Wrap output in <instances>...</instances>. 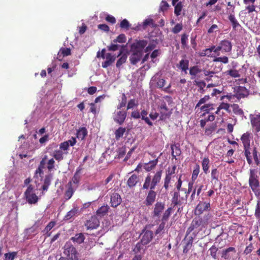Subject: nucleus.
Instances as JSON below:
<instances>
[{
  "mask_svg": "<svg viewBox=\"0 0 260 260\" xmlns=\"http://www.w3.org/2000/svg\"><path fill=\"white\" fill-rule=\"evenodd\" d=\"M251 134L248 132H246L241 136L240 140L243 145V155L249 165L252 164L253 157L255 164L258 166L260 165V154L257 147L251 146Z\"/></svg>",
  "mask_w": 260,
  "mask_h": 260,
  "instance_id": "obj_1",
  "label": "nucleus"
},
{
  "mask_svg": "<svg viewBox=\"0 0 260 260\" xmlns=\"http://www.w3.org/2000/svg\"><path fill=\"white\" fill-rule=\"evenodd\" d=\"M148 44L147 40H142L137 41L131 46L132 54L129 57V60L132 64H136L142 59L144 49Z\"/></svg>",
  "mask_w": 260,
  "mask_h": 260,
  "instance_id": "obj_2",
  "label": "nucleus"
},
{
  "mask_svg": "<svg viewBox=\"0 0 260 260\" xmlns=\"http://www.w3.org/2000/svg\"><path fill=\"white\" fill-rule=\"evenodd\" d=\"M162 171H157L151 178L150 175L145 178L143 185V189H155L156 186L160 182L161 177Z\"/></svg>",
  "mask_w": 260,
  "mask_h": 260,
  "instance_id": "obj_3",
  "label": "nucleus"
},
{
  "mask_svg": "<svg viewBox=\"0 0 260 260\" xmlns=\"http://www.w3.org/2000/svg\"><path fill=\"white\" fill-rule=\"evenodd\" d=\"M249 185L252 191L256 196L259 194L258 188L260 186L258 177L255 169H251L249 170Z\"/></svg>",
  "mask_w": 260,
  "mask_h": 260,
  "instance_id": "obj_4",
  "label": "nucleus"
},
{
  "mask_svg": "<svg viewBox=\"0 0 260 260\" xmlns=\"http://www.w3.org/2000/svg\"><path fill=\"white\" fill-rule=\"evenodd\" d=\"M24 198L28 204L30 205L36 204L39 200V197L35 193L34 187L31 184H29L27 186L24 192Z\"/></svg>",
  "mask_w": 260,
  "mask_h": 260,
  "instance_id": "obj_5",
  "label": "nucleus"
},
{
  "mask_svg": "<svg viewBox=\"0 0 260 260\" xmlns=\"http://www.w3.org/2000/svg\"><path fill=\"white\" fill-rule=\"evenodd\" d=\"M232 44L231 42L228 40L224 39L219 43L218 45L214 50V52L217 54V55H219L220 51L222 53H229L232 51Z\"/></svg>",
  "mask_w": 260,
  "mask_h": 260,
  "instance_id": "obj_6",
  "label": "nucleus"
},
{
  "mask_svg": "<svg viewBox=\"0 0 260 260\" xmlns=\"http://www.w3.org/2000/svg\"><path fill=\"white\" fill-rule=\"evenodd\" d=\"M64 253L71 260H78V253L70 241L66 243L64 246Z\"/></svg>",
  "mask_w": 260,
  "mask_h": 260,
  "instance_id": "obj_7",
  "label": "nucleus"
},
{
  "mask_svg": "<svg viewBox=\"0 0 260 260\" xmlns=\"http://www.w3.org/2000/svg\"><path fill=\"white\" fill-rule=\"evenodd\" d=\"M234 94L233 96L240 100L242 98L247 97L249 95V91L245 87L238 86L234 89Z\"/></svg>",
  "mask_w": 260,
  "mask_h": 260,
  "instance_id": "obj_8",
  "label": "nucleus"
},
{
  "mask_svg": "<svg viewBox=\"0 0 260 260\" xmlns=\"http://www.w3.org/2000/svg\"><path fill=\"white\" fill-rule=\"evenodd\" d=\"M211 208L210 202L200 201L195 208V213L197 215H200L204 211H209Z\"/></svg>",
  "mask_w": 260,
  "mask_h": 260,
  "instance_id": "obj_9",
  "label": "nucleus"
},
{
  "mask_svg": "<svg viewBox=\"0 0 260 260\" xmlns=\"http://www.w3.org/2000/svg\"><path fill=\"white\" fill-rule=\"evenodd\" d=\"M141 242L143 245L148 244L152 239L153 233L152 231L144 229L141 233Z\"/></svg>",
  "mask_w": 260,
  "mask_h": 260,
  "instance_id": "obj_10",
  "label": "nucleus"
},
{
  "mask_svg": "<svg viewBox=\"0 0 260 260\" xmlns=\"http://www.w3.org/2000/svg\"><path fill=\"white\" fill-rule=\"evenodd\" d=\"M159 109L160 113V118L161 120L170 117L172 114V112L169 110V109L167 106L166 103L164 101L161 103L159 106Z\"/></svg>",
  "mask_w": 260,
  "mask_h": 260,
  "instance_id": "obj_11",
  "label": "nucleus"
},
{
  "mask_svg": "<svg viewBox=\"0 0 260 260\" xmlns=\"http://www.w3.org/2000/svg\"><path fill=\"white\" fill-rule=\"evenodd\" d=\"M251 125L255 133L260 132V115H255L250 118Z\"/></svg>",
  "mask_w": 260,
  "mask_h": 260,
  "instance_id": "obj_12",
  "label": "nucleus"
},
{
  "mask_svg": "<svg viewBox=\"0 0 260 260\" xmlns=\"http://www.w3.org/2000/svg\"><path fill=\"white\" fill-rule=\"evenodd\" d=\"M154 189H150L146 197L145 203L147 206L152 205L155 201L156 192H155Z\"/></svg>",
  "mask_w": 260,
  "mask_h": 260,
  "instance_id": "obj_13",
  "label": "nucleus"
},
{
  "mask_svg": "<svg viewBox=\"0 0 260 260\" xmlns=\"http://www.w3.org/2000/svg\"><path fill=\"white\" fill-rule=\"evenodd\" d=\"M121 203L120 196L117 192L113 193L111 196L110 203L112 207H116Z\"/></svg>",
  "mask_w": 260,
  "mask_h": 260,
  "instance_id": "obj_14",
  "label": "nucleus"
},
{
  "mask_svg": "<svg viewBox=\"0 0 260 260\" xmlns=\"http://www.w3.org/2000/svg\"><path fill=\"white\" fill-rule=\"evenodd\" d=\"M105 58L106 60L102 62V67L103 68H107L114 62L116 57L114 55H112L110 53H107L106 54Z\"/></svg>",
  "mask_w": 260,
  "mask_h": 260,
  "instance_id": "obj_15",
  "label": "nucleus"
},
{
  "mask_svg": "<svg viewBox=\"0 0 260 260\" xmlns=\"http://www.w3.org/2000/svg\"><path fill=\"white\" fill-rule=\"evenodd\" d=\"M100 225V221L95 216H92L87 220L85 226L86 228H98Z\"/></svg>",
  "mask_w": 260,
  "mask_h": 260,
  "instance_id": "obj_16",
  "label": "nucleus"
},
{
  "mask_svg": "<svg viewBox=\"0 0 260 260\" xmlns=\"http://www.w3.org/2000/svg\"><path fill=\"white\" fill-rule=\"evenodd\" d=\"M109 209L110 207L107 204L103 205L96 210V215L98 217L103 218L108 214Z\"/></svg>",
  "mask_w": 260,
  "mask_h": 260,
  "instance_id": "obj_17",
  "label": "nucleus"
},
{
  "mask_svg": "<svg viewBox=\"0 0 260 260\" xmlns=\"http://www.w3.org/2000/svg\"><path fill=\"white\" fill-rule=\"evenodd\" d=\"M158 162V157L154 160L149 161L147 163H145L144 165V169L147 172H150L155 168Z\"/></svg>",
  "mask_w": 260,
  "mask_h": 260,
  "instance_id": "obj_18",
  "label": "nucleus"
},
{
  "mask_svg": "<svg viewBox=\"0 0 260 260\" xmlns=\"http://www.w3.org/2000/svg\"><path fill=\"white\" fill-rule=\"evenodd\" d=\"M126 117V112L120 111L117 113L116 117L114 118V121L119 124H122L125 121Z\"/></svg>",
  "mask_w": 260,
  "mask_h": 260,
  "instance_id": "obj_19",
  "label": "nucleus"
},
{
  "mask_svg": "<svg viewBox=\"0 0 260 260\" xmlns=\"http://www.w3.org/2000/svg\"><path fill=\"white\" fill-rule=\"evenodd\" d=\"M256 0H243L244 3L247 5L245 10L248 13L255 11V6L254 5Z\"/></svg>",
  "mask_w": 260,
  "mask_h": 260,
  "instance_id": "obj_20",
  "label": "nucleus"
},
{
  "mask_svg": "<svg viewBox=\"0 0 260 260\" xmlns=\"http://www.w3.org/2000/svg\"><path fill=\"white\" fill-rule=\"evenodd\" d=\"M165 209V204L161 202H157L154 207L153 215L158 216Z\"/></svg>",
  "mask_w": 260,
  "mask_h": 260,
  "instance_id": "obj_21",
  "label": "nucleus"
},
{
  "mask_svg": "<svg viewBox=\"0 0 260 260\" xmlns=\"http://www.w3.org/2000/svg\"><path fill=\"white\" fill-rule=\"evenodd\" d=\"M79 213V207L77 206H74L73 208L64 217L66 220H69L75 216L78 215Z\"/></svg>",
  "mask_w": 260,
  "mask_h": 260,
  "instance_id": "obj_22",
  "label": "nucleus"
},
{
  "mask_svg": "<svg viewBox=\"0 0 260 260\" xmlns=\"http://www.w3.org/2000/svg\"><path fill=\"white\" fill-rule=\"evenodd\" d=\"M177 67L180 69L182 71L186 73L187 70L188 69L189 60L188 59H181L177 65Z\"/></svg>",
  "mask_w": 260,
  "mask_h": 260,
  "instance_id": "obj_23",
  "label": "nucleus"
},
{
  "mask_svg": "<svg viewBox=\"0 0 260 260\" xmlns=\"http://www.w3.org/2000/svg\"><path fill=\"white\" fill-rule=\"evenodd\" d=\"M229 15V20L232 25L233 28L236 29L238 27L240 26V25L237 20L235 17V13L228 14Z\"/></svg>",
  "mask_w": 260,
  "mask_h": 260,
  "instance_id": "obj_24",
  "label": "nucleus"
},
{
  "mask_svg": "<svg viewBox=\"0 0 260 260\" xmlns=\"http://www.w3.org/2000/svg\"><path fill=\"white\" fill-rule=\"evenodd\" d=\"M139 180V177L137 175H132L127 180V185L129 187L135 186Z\"/></svg>",
  "mask_w": 260,
  "mask_h": 260,
  "instance_id": "obj_25",
  "label": "nucleus"
},
{
  "mask_svg": "<svg viewBox=\"0 0 260 260\" xmlns=\"http://www.w3.org/2000/svg\"><path fill=\"white\" fill-rule=\"evenodd\" d=\"M171 149L173 158L177 159L176 156H179L181 153L179 146H177L176 144H172L171 146Z\"/></svg>",
  "mask_w": 260,
  "mask_h": 260,
  "instance_id": "obj_26",
  "label": "nucleus"
},
{
  "mask_svg": "<svg viewBox=\"0 0 260 260\" xmlns=\"http://www.w3.org/2000/svg\"><path fill=\"white\" fill-rule=\"evenodd\" d=\"M202 167L204 172L207 174L209 172L210 160L208 157L203 158L202 161Z\"/></svg>",
  "mask_w": 260,
  "mask_h": 260,
  "instance_id": "obj_27",
  "label": "nucleus"
},
{
  "mask_svg": "<svg viewBox=\"0 0 260 260\" xmlns=\"http://www.w3.org/2000/svg\"><path fill=\"white\" fill-rule=\"evenodd\" d=\"M193 84L198 86L199 88L198 91L202 94L205 93V87H206V84L204 81H198L194 80L193 81Z\"/></svg>",
  "mask_w": 260,
  "mask_h": 260,
  "instance_id": "obj_28",
  "label": "nucleus"
},
{
  "mask_svg": "<svg viewBox=\"0 0 260 260\" xmlns=\"http://www.w3.org/2000/svg\"><path fill=\"white\" fill-rule=\"evenodd\" d=\"M87 135V131L84 127L80 128L77 132V137L81 140H84Z\"/></svg>",
  "mask_w": 260,
  "mask_h": 260,
  "instance_id": "obj_29",
  "label": "nucleus"
},
{
  "mask_svg": "<svg viewBox=\"0 0 260 260\" xmlns=\"http://www.w3.org/2000/svg\"><path fill=\"white\" fill-rule=\"evenodd\" d=\"M230 106L229 104L222 102L219 105V106L217 108V110L215 112V113L221 116L223 114V113L222 112V114L220 115V110L221 109H224L226 111L229 112L230 111Z\"/></svg>",
  "mask_w": 260,
  "mask_h": 260,
  "instance_id": "obj_30",
  "label": "nucleus"
},
{
  "mask_svg": "<svg viewBox=\"0 0 260 260\" xmlns=\"http://www.w3.org/2000/svg\"><path fill=\"white\" fill-rule=\"evenodd\" d=\"M254 216L260 224V200H258L254 208Z\"/></svg>",
  "mask_w": 260,
  "mask_h": 260,
  "instance_id": "obj_31",
  "label": "nucleus"
},
{
  "mask_svg": "<svg viewBox=\"0 0 260 260\" xmlns=\"http://www.w3.org/2000/svg\"><path fill=\"white\" fill-rule=\"evenodd\" d=\"M85 237L82 233L77 234L75 235L74 237H73L71 238V240H72L73 242H76L78 244H81L83 243L84 241Z\"/></svg>",
  "mask_w": 260,
  "mask_h": 260,
  "instance_id": "obj_32",
  "label": "nucleus"
},
{
  "mask_svg": "<svg viewBox=\"0 0 260 260\" xmlns=\"http://www.w3.org/2000/svg\"><path fill=\"white\" fill-rule=\"evenodd\" d=\"M140 113V118L141 117L142 119L144 120L145 122L148 124L149 126H152L153 123L150 121L149 118L147 117L148 114V112L145 110H143Z\"/></svg>",
  "mask_w": 260,
  "mask_h": 260,
  "instance_id": "obj_33",
  "label": "nucleus"
},
{
  "mask_svg": "<svg viewBox=\"0 0 260 260\" xmlns=\"http://www.w3.org/2000/svg\"><path fill=\"white\" fill-rule=\"evenodd\" d=\"M235 252L236 250L234 247H230L225 250H223L222 252L221 257L225 259H228L230 257L229 252Z\"/></svg>",
  "mask_w": 260,
  "mask_h": 260,
  "instance_id": "obj_34",
  "label": "nucleus"
},
{
  "mask_svg": "<svg viewBox=\"0 0 260 260\" xmlns=\"http://www.w3.org/2000/svg\"><path fill=\"white\" fill-rule=\"evenodd\" d=\"M201 72V70L197 66L192 67L189 69V74L191 76V79H193L196 75Z\"/></svg>",
  "mask_w": 260,
  "mask_h": 260,
  "instance_id": "obj_35",
  "label": "nucleus"
},
{
  "mask_svg": "<svg viewBox=\"0 0 260 260\" xmlns=\"http://www.w3.org/2000/svg\"><path fill=\"white\" fill-rule=\"evenodd\" d=\"M69 184L70 185L69 186L68 189L64 193V198L66 200H68L71 199L74 192V190L72 186L71 182H70Z\"/></svg>",
  "mask_w": 260,
  "mask_h": 260,
  "instance_id": "obj_36",
  "label": "nucleus"
},
{
  "mask_svg": "<svg viewBox=\"0 0 260 260\" xmlns=\"http://www.w3.org/2000/svg\"><path fill=\"white\" fill-rule=\"evenodd\" d=\"M174 6V14L176 16H179L181 15V12L183 8V5L181 2H179L175 5Z\"/></svg>",
  "mask_w": 260,
  "mask_h": 260,
  "instance_id": "obj_37",
  "label": "nucleus"
},
{
  "mask_svg": "<svg viewBox=\"0 0 260 260\" xmlns=\"http://www.w3.org/2000/svg\"><path fill=\"white\" fill-rule=\"evenodd\" d=\"M233 111L234 114L237 115H239L241 117H243L244 116L243 111L242 110V109L240 108L239 105L237 104H234L233 105Z\"/></svg>",
  "mask_w": 260,
  "mask_h": 260,
  "instance_id": "obj_38",
  "label": "nucleus"
},
{
  "mask_svg": "<svg viewBox=\"0 0 260 260\" xmlns=\"http://www.w3.org/2000/svg\"><path fill=\"white\" fill-rule=\"evenodd\" d=\"M53 156L58 161L63 159V154L62 151L60 150H55L53 152Z\"/></svg>",
  "mask_w": 260,
  "mask_h": 260,
  "instance_id": "obj_39",
  "label": "nucleus"
},
{
  "mask_svg": "<svg viewBox=\"0 0 260 260\" xmlns=\"http://www.w3.org/2000/svg\"><path fill=\"white\" fill-rule=\"evenodd\" d=\"M126 131L125 128L119 127L115 132V138L118 140L120 138L122 137Z\"/></svg>",
  "mask_w": 260,
  "mask_h": 260,
  "instance_id": "obj_40",
  "label": "nucleus"
},
{
  "mask_svg": "<svg viewBox=\"0 0 260 260\" xmlns=\"http://www.w3.org/2000/svg\"><path fill=\"white\" fill-rule=\"evenodd\" d=\"M188 35L185 33L181 35V44L182 48H185L187 47V42L188 41Z\"/></svg>",
  "mask_w": 260,
  "mask_h": 260,
  "instance_id": "obj_41",
  "label": "nucleus"
},
{
  "mask_svg": "<svg viewBox=\"0 0 260 260\" xmlns=\"http://www.w3.org/2000/svg\"><path fill=\"white\" fill-rule=\"evenodd\" d=\"M148 25H151L152 27H155L156 25L154 23L152 19H146L143 22V29H145Z\"/></svg>",
  "mask_w": 260,
  "mask_h": 260,
  "instance_id": "obj_42",
  "label": "nucleus"
},
{
  "mask_svg": "<svg viewBox=\"0 0 260 260\" xmlns=\"http://www.w3.org/2000/svg\"><path fill=\"white\" fill-rule=\"evenodd\" d=\"M200 166L198 164H196L192 172L191 179L192 181H194L197 179L198 176L200 173Z\"/></svg>",
  "mask_w": 260,
  "mask_h": 260,
  "instance_id": "obj_43",
  "label": "nucleus"
},
{
  "mask_svg": "<svg viewBox=\"0 0 260 260\" xmlns=\"http://www.w3.org/2000/svg\"><path fill=\"white\" fill-rule=\"evenodd\" d=\"M127 55L125 54H122L121 57L117 61L116 66L117 68H120V66L125 63L127 59Z\"/></svg>",
  "mask_w": 260,
  "mask_h": 260,
  "instance_id": "obj_44",
  "label": "nucleus"
},
{
  "mask_svg": "<svg viewBox=\"0 0 260 260\" xmlns=\"http://www.w3.org/2000/svg\"><path fill=\"white\" fill-rule=\"evenodd\" d=\"M225 74L234 78L240 77V76L239 72L236 70L231 69L228 70L225 72Z\"/></svg>",
  "mask_w": 260,
  "mask_h": 260,
  "instance_id": "obj_45",
  "label": "nucleus"
},
{
  "mask_svg": "<svg viewBox=\"0 0 260 260\" xmlns=\"http://www.w3.org/2000/svg\"><path fill=\"white\" fill-rule=\"evenodd\" d=\"M193 241L192 239L189 240L183 246V253H187L189 250L192 246Z\"/></svg>",
  "mask_w": 260,
  "mask_h": 260,
  "instance_id": "obj_46",
  "label": "nucleus"
},
{
  "mask_svg": "<svg viewBox=\"0 0 260 260\" xmlns=\"http://www.w3.org/2000/svg\"><path fill=\"white\" fill-rule=\"evenodd\" d=\"M180 197L179 192L175 191L173 194L172 198V204L174 205V207L178 205L180 203L179 201V197Z\"/></svg>",
  "mask_w": 260,
  "mask_h": 260,
  "instance_id": "obj_47",
  "label": "nucleus"
},
{
  "mask_svg": "<svg viewBox=\"0 0 260 260\" xmlns=\"http://www.w3.org/2000/svg\"><path fill=\"white\" fill-rule=\"evenodd\" d=\"M209 250L212 258L214 259H216L217 258V252L218 248L215 245H213L210 248Z\"/></svg>",
  "mask_w": 260,
  "mask_h": 260,
  "instance_id": "obj_48",
  "label": "nucleus"
},
{
  "mask_svg": "<svg viewBox=\"0 0 260 260\" xmlns=\"http://www.w3.org/2000/svg\"><path fill=\"white\" fill-rule=\"evenodd\" d=\"M172 210V208L170 207V208H168L167 209V210H166L165 212V213H164V215L162 216V223H164V222L167 221V220L168 219L170 214H171V212Z\"/></svg>",
  "mask_w": 260,
  "mask_h": 260,
  "instance_id": "obj_49",
  "label": "nucleus"
},
{
  "mask_svg": "<svg viewBox=\"0 0 260 260\" xmlns=\"http://www.w3.org/2000/svg\"><path fill=\"white\" fill-rule=\"evenodd\" d=\"M17 254V252L16 251L9 252L5 254V257L7 260H14Z\"/></svg>",
  "mask_w": 260,
  "mask_h": 260,
  "instance_id": "obj_50",
  "label": "nucleus"
},
{
  "mask_svg": "<svg viewBox=\"0 0 260 260\" xmlns=\"http://www.w3.org/2000/svg\"><path fill=\"white\" fill-rule=\"evenodd\" d=\"M126 37L125 36V35L124 34H120L119 35L117 38L116 39H114L113 40V42L114 43H116V42H119V43H125L126 42Z\"/></svg>",
  "mask_w": 260,
  "mask_h": 260,
  "instance_id": "obj_51",
  "label": "nucleus"
},
{
  "mask_svg": "<svg viewBox=\"0 0 260 260\" xmlns=\"http://www.w3.org/2000/svg\"><path fill=\"white\" fill-rule=\"evenodd\" d=\"M223 90L222 88L221 90H219L216 88H214L211 92V95L212 97L215 96L216 98L220 97V95L223 92Z\"/></svg>",
  "mask_w": 260,
  "mask_h": 260,
  "instance_id": "obj_52",
  "label": "nucleus"
},
{
  "mask_svg": "<svg viewBox=\"0 0 260 260\" xmlns=\"http://www.w3.org/2000/svg\"><path fill=\"white\" fill-rule=\"evenodd\" d=\"M138 106V103L135 99L130 100L127 104V110L133 109Z\"/></svg>",
  "mask_w": 260,
  "mask_h": 260,
  "instance_id": "obj_53",
  "label": "nucleus"
},
{
  "mask_svg": "<svg viewBox=\"0 0 260 260\" xmlns=\"http://www.w3.org/2000/svg\"><path fill=\"white\" fill-rule=\"evenodd\" d=\"M183 28V25L181 23H177L175 25V26L172 28V31L175 34H178L179 32Z\"/></svg>",
  "mask_w": 260,
  "mask_h": 260,
  "instance_id": "obj_54",
  "label": "nucleus"
},
{
  "mask_svg": "<svg viewBox=\"0 0 260 260\" xmlns=\"http://www.w3.org/2000/svg\"><path fill=\"white\" fill-rule=\"evenodd\" d=\"M219 172L217 169H213L211 171V179L212 180H218Z\"/></svg>",
  "mask_w": 260,
  "mask_h": 260,
  "instance_id": "obj_55",
  "label": "nucleus"
},
{
  "mask_svg": "<svg viewBox=\"0 0 260 260\" xmlns=\"http://www.w3.org/2000/svg\"><path fill=\"white\" fill-rule=\"evenodd\" d=\"M120 27L121 28L128 29L130 27V24L126 19H124L121 21L120 23Z\"/></svg>",
  "mask_w": 260,
  "mask_h": 260,
  "instance_id": "obj_56",
  "label": "nucleus"
},
{
  "mask_svg": "<svg viewBox=\"0 0 260 260\" xmlns=\"http://www.w3.org/2000/svg\"><path fill=\"white\" fill-rule=\"evenodd\" d=\"M143 245H144L143 244H142L141 242L137 243V244L136 245L135 248L133 249V251L135 253H138L140 252L141 250L142 249H143Z\"/></svg>",
  "mask_w": 260,
  "mask_h": 260,
  "instance_id": "obj_57",
  "label": "nucleus"
},
{
  "mask_svg": "<svg viewBox=\"0 0 260 260\" xmlns=\"http://www.w3.org/2000/svg\"><path fill=\"white\" fill-rule=\"evenodd\" d=\"M213 61L215 62H221L223 63H227L229 62V58L226 56L219 57L215 58Z\"/></svg>",
  "mask_w": 260,
  "mask_h": 260,
  "instance_id": "obj_58",
  "label": "nucleus"
},
{
  "mask_svg": "<svg viewBox=\"0 0 260 260\" xmlns=\"http://www.w3.org/2000/svg\"><path fill=\"white\" fill-rule=\"evenodd\" d=\"M210 99L209 95H205L203 98H201L199 102L196 105V108L199 107L202 104H204Z\"/></svg>",
  "mask_w": 260,
  "mask_h": 260,
  "instance_id": "obj_59",
  "label": "nucleus"
},
{
  "mask_svg": "<svg viewBox=\"0 0 260 260\" xmlns=\"http://www.w3.org/2000/svg\"><path fill=\"white\" fill-rule=\"evenodd\" d=\"M126 100L127 99L126 95L124 93H123L121 98V102L118 105V109H121L124 107L126 104Z\"/></svg>",
  "mask_w": 260,
  "mask_h": 260,
  "instance_id": "obj_60",
  "label": "nucleus"
},
{
  "mask_svg": "<svg viewBox=\"0 0 260 260\" xmlns=\"http://www.w3.org/2000/svg\"><path fill=\"white\" fill-rule=\"evenodd\" d=\"M60 52L63 57L70 55L71 54V49L68 48H61L60 49Z\"/></svg>",
  "mask_w": 260,
  "mask_h": 260,
  "instance_id": "obj_61",
  "label": "nucleus"
},
{
  "mask_svg": "<svg viewBox=\"0 0 260 260\" xmlns=\"http://www.w3.org/2000/svg\"><path fill=\"white\" fill-rule=\"evenodd\" d=\"M176 169V166L175 165H173L171 168L168 167L166 170V174L172 176L175 174Z\"/></svg>",
  "mask_w": 260,
  "mask_h": 260,
  "instance_id": "obj_62",
  "label": "nucleus"
},
{
  "mask_svg": "<svg viewBox=\"0 0 260 260\" xmlns=\"http://www.w3.org/2000/svg\"><path fill=\"white\" fill-rule=\"evenodd\" d=\"M156 47V43L154 42L150 43L144 49L145 52H149Z\"/></svg>",
  "mask_w": 260,
  "mask_h": 260,
  "instance_id": "obj_63",
  "label": "nucleus"
},
{
  "mask_svg": "<svg viewBox=\"0 0 260 260\" xmlns=\"http://www.w3.org/2000/svg\"><path fill=\"white\" fill-rule=\"evenodd\" d=\"M215 125L212 123L209 127L205 129V133L206 135L209 136L212 134V133L215 130Z\"/></svg>",
  "mask_w": 260,
  "mask_h": 260,
  "instance_id": "obj_64",
  "label": "nucleus"
}]
</instances>
